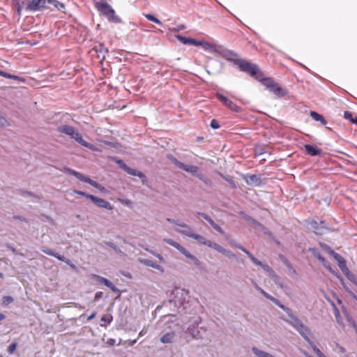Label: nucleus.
<instances>
[{
    "label": "nucleus",
    "instance_id": "47",
    "mask_svg": "<svg viewBox=\"0 0 357 357\" xmlns=\"http://www.w3.org/2000/svg\"><path fill=\"white\" fill-rule=\"evenodd\" d=\"M176 38L183 44L189 45L190 38H186L180 35H176Z\"/></svg>",
    "mask_w": 357,
    "mask_h": 357
},
{
    "label": "nucleus",
    "instance_id": "2",
    "mask_svg": "<svg viewBox=\"0 0 357 357\" xmlns=\"http://www.w3.org/2000/svg\"><path fill=\"white\" fill-rule=\"evenodd\" d=\"M57 130L63 134L70 136L72 139H74L80 145L89 149L92 151H96V146L85 141L82 135L77 131L74 127L69 125H61L57 128Z\"/></svg>",
    "mask_w": 357,
    "mask_h": 357
},
{
    "label": "nucleus",
    "instance_id": "20",
    "mask_svg": "<svg viewBox=\"0 0 357 357\" xmlns=\"http://www.w3.org/2000/svg\"><path fill=\"white\" fill-rule=\"evenodd\" d=\"M121 168L123 169L128 174H129L130 175L138 176L140 178H145V176L144 175V174L142 172H139L135 169L130 168L128 166H127L126 165H123V166H121Z\"/></svg>",
    "mask_w": 357,
    "mask_h": 357
},
{
    "label": "nucleus",
    "instance_id": "59",
    "mask_svg": "<svg viewBox=\"0 0 357 357\" xmlns=\"http://www.w3.org/2000/svg\"><path fill=\"white\" fill-rule=\"evenodd\" d=\"M185 29V26L183 24L177 25L176 27L171 29L172 31H180Z\"/></svg>",
    "mask_w": 357,
    "mask_h": 357
},
{
    "label": "nucleus",
    "instance_id": "8",
    "mask_svg": "<svg viewBox=\"0 0 357 357\" xmlns=\"http://www.w3.org/2000/svg\"><path fill=\"white\" fill-rule=\"evenodd\" d=\"M217 98L221 101L226 107L235 112H240L241 109L240 107L236 105L233 101L228 99L226 96L220 93L216 94Z\"/></svg>",
    "mask_w": 357,
    "mask_h": 357
},
{
    "label": "nucleus",
    "instance_id": "54",
    "mask_svg": "<svg viewBox=\"0 0 357 357\" xmlns=\"http://www.w3.org/2000/svg\"><path fill=\"white\" fill-rule=\"evenodd\" d=\"M105 244L107 245H108L109 247H110L112 249H113L114 251H116L117 252H121V250L117 248V246L115 244H114L112 242L108 241V242H106Z\"/></svg>",
    "mask_w": 357,
    "mask_h": 357
},
{
    "label": "nucleus",
    "instance_id": "37",
    "mask_svg": "<svg viewBox=\"0 0 357 357\" xmlns=\"http://www.w3.org/2000/svg\"><path fill=\"white\" fill-rule=\"evenodd\" d=\"M261 82L263 85H264L267 89H270L271 86L275 84V81L271 78H261Z\"/></svg>",
    "mask_w": 357,
    "mask_h": 357
},
{
    "label": "nucleus",
    "instance_id": "46",
    "mask_svg": "<svg viewBox=\"0 0 357 357\" xmlns=\"http://www.w3.org/2000/svg\"><path fill=\"white\" fill-rule=\"evenodd\" d=\"M61 257L62 258V259H59L60 261H64L66 264L69 265L71 268L74 270L76 269V266L71 262L70 259L66 258L63 255H61Z\"/></svg>",
    "mask_w": 357,
    "mask_h": 357
},
{
    "label": "nucleus",
    "instance_id": "41",
    "mask_svg": "<svg viewBox=\"0 0 357 357\" xmlns=\"http://www.w3.org/2000/svg\"><path fill=\"white\" fill-rule=\"evenodd\" d=\"M144 16L149 21L153 22L160 25L162 24V22L160 20H158L157 17H155L154 15L151 14H145Z\"/></svg>",
    "mask_w": 357,
    "mask_h": 357
},
{
    "label": "nucleus",
    "instance_id": "30",
    "mask_svg": "<svg viewBox=\"0 0 357 357\" xmlns=\"http://www.w3.org/2000/svg\"><path fill=\"white\" fill-rule=\"evenodd\" d=\"M208 247L215 250L216 251H218V252H220L224 255H225V254L226 252V250H227V249L224 248L222 245H220L215 242H213L211 241H210V243L208 244Z\"/></svg>",
    "mask_w": 357,
    "mask_h": 357
},
{
    "label": "nucleus",
    "instance_id": "48",
    "mask_svg": "<svg viewBox=\"0 0 357 357\" xmlns=\"http://www.w3.org/2000/svg\"><path fill=\"white\" fill-rule=\"evenodd\" d=\"M13 301V297L10 296H5L3 297L2 299V304L3 305H8V304L11 303Z\"/></svg>",
    "mask_w": 357,
    "mask_h": 357
},
{
    "label": "nucleus",
    "instance_id": "57",
    "mask_svg": "<svg viewBox=\"0 0 357 357\" xmlns=\"http://www.w3.org/2000/svg\"><path fill=\"white\" fill-rule=\"evenodd\" d=\"M223 178L231 185L232 188H236V183L231 178L227 176H223Z\"/></svg>",
    "mask_w": 357,
    "mask_h": 357
},
{
    "label": "nucleus",
    "instance_id": "58",
    "mask_svg": "<svg viewBox=\"0 0 357 357\" xmlns=\"http://www.w3.org/2000/svg\"><path fill=\"white\" fill-rule=\"evenodd\" d=\"M344 118L351 122V119H353L352 113L348 111L344 112Z\"/></svg>",
    "mask_w": 357,
    "mask_h": 357
},
{
    "label": "nucleus",
    "instance_id": "51",
    "mask_svg": "<svg viewBox=\"0 0 357 357\" xmlns=\"http://www.w3.org/2000/svg\"><path fill=\"white\" fill-rule=\"evenodd\" d=\"M73 193L85 197L88 199H89V197L93 196L92 195H89L83 191H80V190H73Z\"/></svg>",
    "mask_w": 357,
    "mask_h": 357
},
{
    "label": "nucleus",
    "instance_id": "23",
    "mask_svg": "<svg viewBox=\"0 0 357 357\" xmlns=\"http://www.w3.org/2000/svg\"><path fill=\"white\" fill-rule=\"evenodd\" d=\"M304 147H305L306 152L312 156L318 155L321 152V151L320 149H318L317 147L310 145V144H305L304 146Z\"/></svg>",
    "mask_w": 357,
    "mask_h": 357
},
{
    "label": "nucleus",
    "instance_id": "44",
    "mask_svg": "<svg viewBox=\"0 0 357 357\" xmlns=\"http://www.w3.org/2000/svg\"><path fill=\"white\" fill-rule=\"evenodd\" d=\"M77 178H78L79 181H82L84 183H89L91 178H88L86 176H85L84 175H83L82 174L78 172L77 174V176H75Z\"/></svg>",
    "mask_w": 357,
    "mask_h": 357
},
{
    "label": "nucleus",
    "instance_id": "6",
    "mask_svg": "<svg viewBox=\"0 0 357 357\" xmlns=\"http://www.w3.org/2000/svg\"><path fill=\"white\" fill-rule=\"evenodd\" d=\"M167 158L179 169H183L187 172H189L194 175V174H197L198 170V167L195 165L185 164L183 162H180L173 155H167Z\"/></svg>",
    "mask_w": 357,
    "mask_h": 357
},
{
    "label": "nucleus",
    "instance_id": "9",
    "mask_svg": "<svg viewBox=\"0 0 357 357\" xmlns=\"http://www.w3.org/2000/svg\"><path fill=\"white\" fill-rule=\"evenodd\" d=\"M91 277L100 284L105 285L113 292L119 293V289L109 280L96 274H92Z\"/></svg>",
    "mask_w": 357,
    "mask_h": 357
},
{
    "label": "nucleus",
    "instance_id": "10",
    "mask_svg": "<svg viewBox=\"0 0 357 357\" xmlns=\"http://www.w3.org/2000/svg\"><path fill=\"white\" fill-rule=\"evenodd\" d=\"M217 52L222 58L225 59L227 61H232L234 63L235 61L241 59L237 58L238 55L236 52L229 50L220 49L217 50Z\"/></svg>",
    "mask_w": 357,
    "mask_h": 357
},
{
    "label": "nucleus",
    "instance_id": "32",
    "mask_svg": "<svg viewBox=\"0 0 357 357\" xmlns=\"http://www.w3.org/2000/svg\"><path fill=\"white\" fill-rule=\"evenodd\" d=\"M236 248L240 249L241 250H242L243 252H245L248 256V257L250 259V260L253 262V263H258L259 264V260H258L252 253H250L248 250H246L245 248H243V246H241V245H236Z\"/></svg>",
    "mask_w": 357,
    "mask_h": 357
},
{
    "label": "nucleus",
    "instance_id": "61",
    "mask_svg": "<svg viewBox=\"0 0 357 357\" xmlns=\"http://www.w3.org/2000/svg\"><path fill=\"white\" fill-rule=\"evenodd\" d=\"M102 295H103V294L102 291L96 292L95 294V296H94V301H98L100 298H101L102 297Z\"/></svg>",
    "mask_w": 357,
    "mask_h": 357
},
{
    "label": "nucleus",
    "instance_id": "55",
    "mask_svg": "<svg viewBox=\"0 0 357 357\" xmlns=\"http://www.w3.org/2000/svg\"><path fill=\"white\" fill-rule=\"evenodd\" d=\"M101 321L104 322H107L108 324H110L112 321V317L110 315H105L102 317Z\"/></svg>",
    "mask_w": 357,
    "mask_h": 357
},
{
    "label": "nucleus",
    "instance_id": "38",
    "mask_svg": "<svg viewBox=\"0 0 357 357\" xmlns=\"http://www.w3.org/2000/svg\"><path fill=\"white\" fill-rule=\"evenodd\" d=\"M338 266H339L340 270L342 271V273L344 275H349V268L347 266L346 261L345 260L340 261V263H338Z\"/></svg>",
    "mask_w": 357,
    "mask_h": 357
},
{
    "label": "nucleus",
    "instance_id": "49",
    "mask_svg": "<svg viewBox=\"0 0 357 357\" xmlns=\"http://www.w3.org/2000/svg\"><path fill=\"white\" fill-rule=\"evenodd\" d=\"M201 45L206 50H210L212 49V45L211 43L206 41H200Z\"/></svg>",
    "mask_w": 357,
    "mask_h": 357
},
{
    "label": "nucleus",
    "instance_id": "4",
    "mask_svg": "<svg viewBox=\"0 0 357 357\" xmlns=\"http://www.w3.org/2000/svg\"><path fill=\"white\" fill-rule=\"evenodd\" d=\"M96 8L101 15H104L109 22L115 23L120 22L121 20L119 17L115 15L114 10L104 0L96 2Z\"/></svg>",
    "mask_w": 357,
    "mask_h": 357
},
{
    "label": "nucleus",
    "instance_id": "34",
    "mask_svg": "<svg viewBox=\"0 0 357 357\" xmlns=\"http://www.w3.org/2000/svg\"><path fill=\"white\" fill-rule=\"evenodd\" d=\"M310 116L316 121H319L322 125L326 124V121L324 119V118L319 114H318L316 112H310Z\"/></svg>",
    "mask_w": 357,
    "mask_h": 357
},
{
    "label": "nucleus",
    "instance_id": "29",
    "mask_svg": "<svg viewBox=\"0 0 357 357\" xmlns=\"http://www.w3.org/2000/svg\"><path fill=\"white\" fill-rule=\"evenodd\" d=\"M208 247L215 250L216 251H218V252H220L224 255H225V254L226 252V250H227V249L224 248L222 245H220L215 242H213L211 241H210V243L208 244Z\"/></svg>",
    "mask_w": 357,
    "mask_h": 357
},
{
    "label": "nucleus",
    "instance_id": "31",
    "mask_svg": "<svg viewBox=\"0 0 357 357\" xmlns=\"http://www.w3.org/2000/svg\"><path fill=\"white\" fill-rule=\"evenodd\" d=\"M163 241L165 243H167V244H169V245L174 247L175 248H176L181 253L183 250V249L185 248L184 247H183L182 245H181L179 243H178L177 242L174 241L172 238H164Z\"/></svg>",
    "mask_w": 357,
    "mask_h": 357
},
{
    "label": "nucleus",
    "instance_id": "53",
    "mask_svg": "<svg viewBox=\"0 0 357 357\" xmlns=\"http://www.w3.org/2000/svg\"><path fill=\"white\" fill-rule=\"evenodd\" d=\"M194 175L196 176L200 180L203 181L204 182H205V183L208 182V179H206L205 178L204 175L202 173H201L199 171V169L197 170V174H194Z\"/></svg>",
    "mask_w": 357,
    "mask_h": 357
},
{
    "label": "nucleus",
    "instance_id": "11",
    "mask_svg": "<svg viewBox=\"0 0 357 357\" xmlns=\"http://www.w3.org/2000/svg\"><path fill=\"white\" fill-rule=\"evenodd\" d=\"M201 319L199 317L197 318L192 326H189L187 328L186 333L190 335L193 339H199L202 336L200 335L199 331L196 330V327L199 325Z\"/></svg>",
    "mask_w": 357,
    "mask_h": 357
},
{
    "label": "nucleus",
    "instance_id": "3",
    "mask_svg": "<svg viewBox=\"0 0 357 357\" xmlns=\"http://www.w3.org/2000/svg\"><path fill=\"white\" fill-rule=\"evenodd\" d=\"M241 71H243L257 79H261L262 73L258 66L246 60L240 59L234 61Z\"/></svg>",
    "mask_w": 357,
    "mask_h": 357
},
{
    "label": "nucleus",
    "instance_id": "14",
    "mask_svg": "<svg viewBox=\"0 0 357 357\" xmlns=\"http://www.w3.org/2000/svg\"><path fill=\"white\" fill-rule=\"evenodd\" d=\"M89 199L98 207L107 210H112V206L110 203L104 199L98 198L94 195L89 197Z\"/></svg>",
    "mask_w": 357,
    "mask_h": 357
},
{
    "label": "nucleus",
    "instance_id": "42",
    "mask_svg": "<svg viewBox=\"0 0 357 357\" xmlns=\"http://www.w3.org/2000/svg\"><path fill=\"white\" fill-rule=\"evenodd\" d=\"M167 221L181 228L185 226V223L179 220L168 218H167Z\"/></svg>",
    "mask_w": 357,
    "mask_h": 357
},
{
    "label": "nucleus",
    "instance_id": "26",
    "mask_svg": "<svg viewBox=\"0 0 357 357\" xmlns=\"http://www.w3.org/2000/svg\"><path fill=\"white\" fill-rule=\"evenodd\" d=\"M182 228L183 229H176V231L180 234H184L188 237H192L194 233L192 232V229L191 228V227L185 223V226L183 227Z\"/></svg>",
    "mask_w": 357,
    "mask_h": 357
},
{
    "label": "nucleus",
    "instance_id": "50",
    "mask_svg": "<svg viewBox=\"0 0 357 357\" xmlns=\"http://www.w3.org/2000/svg\"><path fill=\"white\" fill-rule=\"evenodd\" d=\"M307 343L316 354L321 351V350L314 344V343L312 340H310L309 342H307Z\"/></svg>",
    "mask_w": 357,
    "mask_h": 357
},
{
    "label": "nucleus",
    "instance_id": "18",
    "mask_svg": "<svg viewBox=\"0 0 357 357\" xmlns=\"http://www.w3.org/2000/svg\"><path fill=\"white\" fill-rule=\"evenodd\" d=\"M181 253L188 259L191 260L192 262L197 267L202 265L201 261L195 255L190 254V252L185 248L181 252Z\"/></svg>",
    "mask_w": 357,
    "mask_h": 357
},
{
    "label": "nucleus",
    "instance_id": "43",
    "mask_svg": "<svg viewBox=\"0 0 357 357\" xmlns=\"http://www.w3.org/2000/svg\"><path fill=\"white\" fill-rule=\"evenodd\" d=\"M329 253L334 257V259L337 261V263H340V261H342L344 259V258L339 255L338 253L335 252L333 250H330Z\"/></svg>",
    "mask_w": 357,
    "mask_h": 357
},
{
    "label": "nucleus",
    "instance_id": "33",
    "mask_svg": "<svg viewBox=\"0 0 357 357\" xmlns=\"http://www.w3.org/2000/svg\"><path fill=\"white\" fill-rule=\"evenodd\" d=\"M236 248L240 249L241 250H242L243 252H245L248 256V257L250 259V260L253 262V263H258L259 264V260H258L252 253H250L248 250H246L245 248H243V246H241V245H236Z\"/></svg>",
    "mask_w": 357,
    "mask_h": 357
},
{
    "label": "nucleus",
    "instance_id": "45",
    "mask_svg": "<svg viewBox=\"0 0 357 357\" xmlns=\"http://www.w3.org/2000/svg\"><path fill=\"white\" fill-rule=\"evenodd\" d=\"M89 184L91 185V186L98 189L100 191H103L105 190L104 187H102L100 184H99L96 181H93L92 179L90 180Z\"/></svg>",
    "mask_w": 357,
    "mask_h": 357
},
{
    "label": "nucleus",
    "instance_id": "24",
    "mask_svg": "<svg viewBox=\"0 0 357 357\" xmlns=\"http://www.w3.org/2000/svg\"><path fill=\"white\" fill-rule=\"evenodd\" d=\"M252 351L257 357H275L273 354L268 353L266 351H262L255 347L252 348Z\"/></svg>",
    "mask_w": 357,
    "mask_h": 357
},
{
    "label": "nucleus",
    "instance_id": "63",
    "mask_svg": "<svg viewBox=\"0 0 357 357\" xmlns=\"http://www.w3.org/2000/svg\"><path fill=\"white\" fill-rule=\"evenodd\" d=\"M16 349V344H11L8 348V351L10 353V354H12Z\"/></svg>",
    "mask_w": 357,
    "mask_h": 357
},
{
    "label": "nucleus",
    "instance_id": "12",
    "mask_svg": "<svg viewBox=\"0 0 357 357\" xmlns=\"http://www.w3.org/2000/svg\"><path fill=\"white\" fill-rule=\"evenodd\" d=\"M296 331L307 342L311 340L310 337L313 336V333L310 328L304 324L300 325V327H298Z\"/></svg>",
    "mask_w": 357,
    "mask_h": 357
},
{
    "label": "nucleus",
    "instance_id": "25",
    "mask_svg": "<svg viewBox=\"0 0 357 357\" xmlns=\"http://www.w3.org/2000/svg\"><path fill=\"white\" fill-rule=\"evenodd\" d=\"M174 337L175 333L174 332H169L160 337V341L164 344L171 343L173 342Z\"/></svg>",
    "mask_w": 357,
    "mask_h": 357
},
{
    "label": "nucleus",
    "instance_id": "36",
    "mask_svg": "<svg viewBox=\"0 0 357 357\" xmlns=\"http://www.w3.org/2000/svg\"><path fill=\"white\" fill-rule=\"evenodd\" d=\"M192 238L197 241L199 243L204 244L206 246L208 245L211 241L210 240L206 239L203 236L197 234H194Z\"/></svg>",
    "mask_w": 357,
    "mask_h": 357
},
{
    "label": "nucleus",
    "instance_id": "62",
    "mask_svg": "<svg viewBox=\"0 0 357 357\" xmlns=\"http://www.w3.org/2000/svg\"><path fill=\"white\" fill-rule=\"evenodd\" d=\"M66 171L70 174V175H73L74 176H77V174L78 173V172H76L75 170L74 169H72L70 168H66Z\"/></svg>",
    "mask_w": 357,
    "mask_h": 357
},
{
    "label": "nucleus",
    "instance_id": "22",
    "mask_svg": "<svg viewBox=\"0 0 357 357\" xmlns=\"http://www.w3.org/2000/svg\"><path fill=\"white\" fill-rule=\"evenodd\" d=\"M256 289L264 296H265L267 299L271 301L272 302H273L275 305H277L279 307H280V305H282L277 298H274L273 296H272L271 295H270L269 294H268L267 292H266L263 289H261V287H259V286H256Z\"/></svg>",
    "mask_w": 357,
    "mask_h": 357
},
{
    "label": "nucleus",
    "instance_id": "21",
    "mask_svg": "<svg viewBox=\"0 0 357 357\" xmlns=\"http://www.w3.org/2000/svg\"><path fill=\"white\" fill-rule=\"evenodd\" d=\"M93 49L99 54L98 57L101 58V60H104L105 59V54L108 53V49L103 44H99Z\"/></svg>",
    "mask_w": 357,
    "mask_h": 357
},
{
    "label": "nucleus",
    "instance_id": "1",
    "mask_svg": "<svg viewBox=\"0 0 357 357\" xmlns=\"http://www.w3.org/2000/svg\"><path fill=\"white\" fill-rule=\"evenodd\" d=\"M189 299V291L181 287H175L169 295V302L178 312H183L188 307Z\"/></svg>",
    "mask_w": 357,
    "mask_h": 357
},
{
    "label": "nucleus",
    "instance_id": "27",
    "mask_svg": "<svg viewBox=\"0 0 357 357\" xmlns=\"http://www.w3.org/2000/svg\"><path fill=\"white\" fill-rule=\"evenodd\" d=\"M47 2L52 5L55 8H56L58 10L63 11L65 13V5L64 3L57 1V0H47Z\"/></svg>",
    "mask_w": 357,
    "mask_h": 357
},
{
    "label": "nucleus",
    "instance_id": "64",
    "mask_svg": "<svg viewBox=\"0 0 357 357\" xmlns=\"http://www.w3.org/2000/svg\"><path fill=\"white\" fill-rule=\"evenodd\" d=\"M226 257H227L229 259H232L235 257V255L229 250H226V252L225 254Z\"/></svg>",
    "mask_w": 357,
    "mask_h": 357
},
{
    "label": "nucleus",
    "instance_id": "17",
    "mask_svg": "<svg viewBox=\"0 0 357 357\" xmlns=\"http://www.w3.org/2000/svg\"><path fill=\"white\" fill-rule=\"evenodd\" d=\"M256 265L261 266L264 271L271 278H273L274 280H276L278 278V276L276 275V273L273 271V270L271 268V266H269L268 264L262 263L261 261H259V264L255 263Z\"/></svg>",
    "mask_w": 357,
    "mask_h": 357
},
{
    "label": "nucleus",
    "instance_id": "60",
    "mask_svg": "<svg viewBox=\"0 0 357 357\" xmlns=\"http://www.w3.org/2000/svg\"><path fill=\"white\" fill-rule=\"evenodd\" d=\"M211 126L214 128V129H217L220 127L219 126V123H218V121L215 119H213L211 121Z\"/></svg>",
    "mask_w": 357,
    "mask_h": 357
},
{
    "label": "nucleus",
    "instance_id": "15",
    "mask_svg": "<svg viewBox=\"0 0 357 357\" xmlns=\"http://www.w3.org/2000/svg\"><path fill=\"white\" fill-rule=\"evenodd\" d=\"M197 215L202 216L204 220H206L215 231L220 234H224L223 229L219 225H218L207 214L197 212Z\"/></svg>",
    "mask_w": 357,
    "mask_h": 357
},
{
    "label": "nucleus",
    "instance_id": "35",
    "mask_svg": "<svg viewBox=\"0 0 357 357\" xmlns=\"http://www.w3.org/2000/svg\"><path fill=\"white\" fill-rule=\"evenodd\" d=\"M40 250L43 252L45 253L47 255L54 257L58 259H62V258L61 257V255H59L57 252H55L54 251H53L51 249H49L45 247H42Z\"/></svg>",
    "mask_w": 357,
    "mask_h": 357
},
{
    "label": "nucleus",
    "instance_id": "52",
    "mask_svg": "<svg viewBox=\"0 0 357 357\" xmlns=\"http://www.w3.org/2000/svg\"><path fill=\"white\" fill-rule=\"evenodd\" d=\"M149 252L156 257L160 262L165 263V258L160 254H158L153 250H150Z\"/></svg>",
    "mask_w": 357,
    "mask_h": 357
},
{
    "label": "nucleus",
    "instance_id": "16",
    "mask_svg": "<svg viewBox=\"0 0 357 357\" xmlns=\"http://www.w3.org/2000/svg\"><path fill=\"white\" fill-rule=\"evenodd\" d=\"M245 180L248 185L252 186H259L261 183V178L255 174L247 175Z\"/></svg>",
    "mask_w": 357,
    "mask_h": 357
},
{
    "label": "nucleus",
    "instance_id": "13",
    "mask_svg": "<svg viewBox=\"0 0 357 357\" xmlns=\"http://www.w3.org/2000/svg\"><path fill=\"white\" fill-rule=\"evenodd\" d=\"M311 228L314 229V232L318 234H322L324 230L327 229L326 223L324 220L319 222L313 220L310 223Z\"/></svg>",
    "mask_w": 357,
    "mask_h": 357
},
{
    "label": "nucleus",
    "instance_id": "5",
    "mask_svg": "<svg viewBox=\"0 0 357 357\" xmlns=\"http://www.w3.org/2000/svg\"><path fill=\"white\" fill-rule=\"evenodd\" d=\"M280 308L284 310L289 317V319H284L287 324L291 326L296 330L300 327L303 323L302 321L295 314H294L291 310L284 305H280Z\"/></svg>",
    "mask_w": 357,
    "mask_h": 357
},
{
    "label": "nucleus",
    "instance_id": "7",
    "mask_svg": "<svg viewBox=\"0 0 357 357\" xmlns=\"http://www.w3.org/2000/svg\"><path fill=\"white\" fill-rule=\"evenodd\" d=\"M46 0H29L22 1V4L25 5V10L27 11H37L44 8Z\"/></svg>",
    "mask_w": 357,
    "mask_h": 357
},
{
    "label": "nucleus",
    "instance_id": "28",
    "mask_svg": "<svg viewBox=\"0 0 357 357\" xmlns=\"http://www.w3.org/2000/svg\"><path fill=\"white\" fill-rule=\"evenodd\" d=\"M208 247L215 250L216 251H218V252H220L224 255H225V254L226 252V250H227V249L224 248L222 245H220L215 242H213L211 241H210V243L208 244Z\"/></svg>",
    "mask_w": 357,
    "mask_h": 357
},
{
    "label": "nucleus",
    "instance_id": "40",
    "mask_svg": "<svg viewBox=\"0 0 357 357\" xmlns=\"http://www.w3.org/2000/svg\"><path fill=\"white\" fill-rule=\"evenodd\" d=\"M138 261H139L140 263L143 264L145 266H149L151 268H153L155 264V262H153V261H151L150 259H147L139 258Z\"/></svg>",
    "mask_w": 357,
    "mask_h": 357
},
{
    "label": "nucleus",
    "instance_id": "39",
    "mask_svg": "<svg viewBox=\"0 0 357 357\" xmlns=\"http://www.w3.org/2000/svg\"><path fill=\"white\" fill-rule=\"evenodd\" d=\"M15 6L16 7V11L17 15L20 16L21 15V12L23 9V8H25V5L20 3L19 0H13Z\"/></svg>",
    "mask_w": 357,
    "mask_h": 357
},
{
    "label": "nucleus",
    "instance_id": "56",
    "mask_svg": "<svg viewBox=\"0 0 357 357\" xmlns=\"http://www.w3.org/2000/svg\"><path fill=\"white\" fill-rule=\"evenodd\" d=\"M189 45H194V46H200L201 43H200V41L197 40H195L194 38H190Z\"/></svg>",
    "mask_w": 357,
    "mask_h": 357
},
{
    "label": "nucleus",
    "instance_id": "19",
    "mask_svg": "<svg viewBox=\"0 0 357 357\" xmlns=\"http://www.w3.org/2000/svg\"><path fill=\"white\" fill-rule=\"evenodd\" d=\"M269 90L279 97L284 96L287 93V91L276 82H275Z\"/></svg>",
    "mask_w": 357,
    "mask_h": 357
}]
</instances>
